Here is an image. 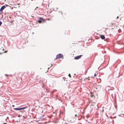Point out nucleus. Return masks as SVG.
Returning a JSON list of instances; mask_svg holds the SVG:
<instances>
[{
	"label": "nucleus",
	"mask_w": 124,
	"mask_h": 124,
	"mask_svg": "<svg viewBox=\"0 0 124 124\" xmlns=\"http://www.w3.org/2000/svg\"><path fill=\"white\" fill-rule=\"evenodd\" d=\"M3 124H7L6 123H3Z\"/></svg>",
	"instance_id": "14"
},
{
	"label": "nucleus",
	"mask_w": 124,
	"mask_h": 124,
	"mask_svg": "<svg viewBox=\"0 0 124 124\" xmlns=\"http://www.w3.org/2000/svg\"><path fill=\"white\" fill-rule=\"evenodd\" d=\"M96 76V74L95 73L94 74V77H95Z\"/></svg>",
	"instance_id": "10"
},
{
	"label": "nucleus",
	"mask_w": 124,
	"mask_h": 124,
	"mask_svg": "<svg viewBox=\"0 0 124 124\" xmlns=\"http://www.w3.org/2000/svg\"><path fill=\"white\" fill-rule=\"evenodd\" d=\"M87 78H85V79H87Z\"/></svg>",
	"instance_id": "23"
},
{
	"label": "nucleus",
	"mask_w": 124,
	"mask_h": 124,
	"mask_svg": "<svg viewBox=\"0 0 124 124\" xmlns=\"http://www.w3.org/2000/svg\"><path fill=\"white\" fill-rule=\"evenodd\" d=\"M61 13L62 14V12H61Z\"/></svg>",
	"instance_id": "17"
},
{
	"label": "nucleus",
	"mask_w": 124,
	"mask_h": 124,
	"mask_svg": "<svg viewBox=\"0 0 124 124\" xmlns=\"http://www.w3.org/2000/svg\"><path fill=\"white\" fill-rule=\"evenodd\" d=\"M74 116H72L70 117L69 118V119L71 122L72 123L76 119V118L74 117Z\"/></svg>",
	"instance_id": "2"
},
{
	"label": "nucleus",
	"mask_w": 124,
	"mask_h": 124,
	"mask_svg": "<svg viewBox=\"0 0 124 124\" xmlns=\"http://www.w3.org/2000/svg\"><path fill=\"white\" fill-rule=\"evenodd\" d=\"M77 116V115H75V117H76V116Z\"/></svg>",
	"instance_id": "13"
},
{
	"label": "nucleus",
	"mask_w": 124,
	"mask_h": 124,
	"mask_svg": "<svg viewBox=\"0 0 124 124\" xmlns=\"http://www.w3.org/2000/svg\"><path fill=\"white\" fill-rule=\"evenodd\" d=\"M6 52V51H5V52Z\"/></svg>",
	"instance_id": "21"
},
{
	"label": "nucleus",
	"mask_w": 124,
	"mask_h": 124,
	"mask_svg": "<svg viewBox=\"0 0 124 124\" xmlns=\"http://www.w3.org/2000/svg\"><path fill=\"white\" fill-rule=\"evenodd\" d=\"M6 8V7L5 6H2L0 9V11H2L4 9Z\"/></svg>",
	"instance_id": "6"
},
{
	"label": "nucleus",
	"mask_w": 124,
	"mask_h": 124,
	"mask_svg": "<svg viewBox=\"0 0 124 124\" xmlns=\"http://www.w3.org/2000/svg\"><path fill=\"white\" fill-rule=\"evenodd\" d=\"M39 20L38 21V22L39 23H41L42 22H44L45 21V20L42 18L40 17L39 18Z\"/></svg>",
	"instance_id": "3"
},
{
	"label": "nucleus",
	"mask_w": 124,
	"mask_h": 124,
	"mask_svg": "<svg viewBox=\"0 0 124 124\" xmlns=\"http://www.w3.org/2000/svg\"><path fill=\"white\" fill-rule=\"evenodd\" d=\"M118 31H119V30H118Z\"/></svg>",
	"instance_id": "24"
},
{
	"label": "nucleus",
	"mask_w": 124,
	"mask_h": 124,
	"mask_svg": "<svg viewBox=\"0 0 124 124\" xmlns=\"http://www.w3.org/2000/svg\"><path fill=\"white\" fill-rule=\"evenodd\" d=\"M81 56L82 55H80L79 56H78L75 57L74 58V59L76 60L78 59L81 58Z\"/></svg>",
	"instance_id": "5"
},
{
	"label": "nucleus",
	"mask_w": 124,
	"mask_h": 124,
	"mask_svg": "<svg viewBox=\"0 0 124 124\" xmlns=\"http://www.w3.org/2000/svg\"><path fill=\"white\" fill-rule=\"evenodd\" d=\"M26 108V107H23L22 108H14V109L16 110H21L22 109H24V108Z\"/></svg>",
	"instance_id": "4"
},
{
	"label": "nucleus",
	"mask_w": 124,
	"mask_h": 124,
	"mask_svg": "<svg viewBox=\"0 0 124 124\" xmlns=\"http://www.w3.org/2000/svg\"><path fill=\"white\" fill-rule=\"evenodd\" d=\"M38 8V7H37L36 8Z\"/></svg>",
	"instance_id": "20"
},
{
	"label": "nucleus",
	"mask_w": 124,
	"mask_h": 124,
	"mask_svg": "<svg viewBox=\"0 0 124 124\" xmlns=\"http://www.w3.org/2000/svg\"><path fill=\"white\" fill-rule=\"evenodd\" d=\"M92 96H93L92 95V96H91V97H92Z\"/></svg>",
	"instance_id": "22"
},
{
	"label": "nucleus",
	"mask_w": 124,
	"mask_h": 124,
	"mask_svg": "<svg viewBox=\"0 0 124 124\" xmlns=\"http://www.w3.org/2000/svg\"><path fill=\"white\" fill-rule=\"evenodd\" d=\"M63 55L61 54H59L56 55V57L55 59V60L57 59H58L60 58H63Z\"/></svg>",
	"instance_id": "1"
},
{
	"label": "nucleus",
	"mask_w": 124,
	"mask_h": 124,
	"mask_svg": "<svg viewBox=\"0 0 124 124\" xmlns=\"http://www.w3.org/2000/svg\"><path fill=\"white\" fill-rule=\"evenodd\" d=\"M91 78H93L94 77H92Z\"/></svg>",
	"instance_id": "18"
},
{
	"label": "nucleus",
	"mask_w": 124,
	"mask_h": 124,
	"mask_svg": "<svg viewBox=\"0 0 124 124\" xmlns=\"http://www.w3.org/2000/svg\"><path fill=\"white\" fill-rule=\"evenodd\" d=\"M69 77H70V78L71 77V75H70V74H69Z\"/></svg>",
	"instance_id": "8"
},
{
	"label": "nucleus",
	"mask_w": 124,
	"mask_h": 124,
	"mask_svg": "<svg viewBox=\"0 0 124 124\" xmlns=\"http://www.w3.org/2000/svg\"><path fill=\"white\" fill-rule=\"evenodd\" d=\"M123 115L124 116V114H123Z\"/></svg>",
	"instance_id": "25"
},
{
	"label": "nucleus",
	"mask_w": 124,
	"mask_h": 124,
	"mask_svg": "<svg viewBox=\"0 0 124 124\" xmlns=\"http://www.w3.org/2000/svg\"><path fill=\"white\" fill-rule=\"evenodd\" d=\"M118 18V16H117V18Z\"/></svg>",
	"instance_id": "15"
},
{
	"label": "nucleus",
	"mask_w": 124,
	"mask_h": 124,
	"mask_svg": "<svg viewBox=\"0 0 124 124\" xmlns=\"http://www.w3.org/2000/svg\"><path fill=\"white\" fill-rule=\"evenodd\" d=\"M12 107H14L15 106H14V105H12Z\"/></svg>",
	"instance_id": "12"
},
{
	"label": "nucleus",
	"mask_w": 124,
	"mask_h": 124,
	"mask_svg": "<svg viewBox=\"0 0 124 124\" xmlns=\"http://www.w3.org/2000/svg\"><path fill=\"white\" fill-rule=\"evenodd\" d=\"M9 18H11V17L10 16H9Z\"/></svg>",
	"instance_id": "16"
},
{
	"label": "nucleus",
	"mask_w": 124,
	"mask_h": 124,
	"mask_svg": "<svg viewBox=\"0 0 124 124\" xmlns=\"http://www.w3.org/2000/svg\"><path fill=\"white\" fill-rule=\"evenodd\" d=\"M100 37V38L103 39H104L105 38V37L104 35H101Z\"/></svg>",
	"instance_id": "7"
},
{
	"label": "nucleus",
	"mask_w": 124,
	"mask_h": 124,
	"mask_svg": "<svg viewBox=\"0 0 124 124\" xmlns=\"http://www.w3.org/2000/svg\"><path fill=\"white\" fill-rule=\"evenodd\" d=\"M115 24H114V23L112 24V25H114V26L115 25Z\"/></svg>",
	"instance_id": "11"
},
{
	"label": "nucleus",
	"mask_w": 124,
	"mask_h": 124,
	"mask_svg": "<svg viewBox=\"0 0 124 124\" xmlns=\"http://www.w3.org/2000/svg\"><path fill=\"white\" fill-rule=\"evenodd\" d=\"M2 23L1 21H0V26L1 25Z\"/></svg>",
	"instance_id": "9"
},
{
	"label": "nucleus",
	"mask_w": 124,
	"mask_h": 124,
	"mask_svg": "<svg viewBox=\"0 0 124 124\" xmlns=\"http://www.w3.org/2000/svg\"><path fill=\"white\" fill-rule=\"evenodd\" d=\"M88 80H90V79H89H89H88Z\"/></svg>",
	"instance_id": "19"
}]
</instances>
